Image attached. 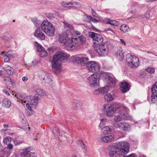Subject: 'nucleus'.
Wrapping results in <instances>:
<instances>
[{
  "mask_svg": "<svg viewBox=\"0 0 157 157\" xmlns=\"http://www.w3.org/2000/svg\"><path fill=\"white\" fill-rule=\"evenodd\" d=\"M121 91L123 93H126L129 89L130 86L128 83L126 82H123L121 83L120 85Z\"/></svg>",
  "mask_w": 157,
  "mask_h": 157,
  "instance_id": "nucleus-19",
  "label": "nucleus"
},
{
  "mask_svg": "<svg viewBox=\"0 0 157 157\" xmlns=\"http://www.w3.org/2000/svg\"><path fill=\"white\" fill-rule=\"evenodd\" d=\"M105 81L106 83L107 86L111 87H114L116 84V79L110 76H107L105 79Z\"/></svg>",
  "mask_w": 157,
  "mask_h": 157,
  "instance_id": "nucleus-17",
  "label": "nucleus"
},
{
  "mask_svg": "<svg viewBox=\"0 0 157 157\" xmlns=\"http://www.w3.org/2000/svg\"><path fill=\"white\" fill-rule=\"evenodd\" d=\"M63 23L65 29L67 30L69 29L70 30H72L74 29V27L72 25L68 23L65 21H63Z\"/></svg>",
  "mask_w": 157,
  "mask_h": 157,
  "instance_id": "nucleus-28",
  "label": "nucleus"
},
{
  "mask_svg": "<svg viewBox=\"0 0 157 157\" xmlns=\"http://www.w3.org/2000/svg\"><path fill=\"white\" fill-rule=\"evenodd\" d=\"M108 30H111V31L112 32H113V31L111 30L110 29V28H109V29Z\"/></svg>",
  "mask_w": 157,
  "mask_h": 157,
  "instance_id": "nucleus-62",
  "label": "nucleus"
},
{
  "mask_svg": "<svg viewBox=\"0 0 157 157\" xmlns=\"http://www.w3.org/2000/svg\"><path fill=\"white\" fill-rule=\"evenodd\" d=\"M45 15L46 17L50 20H52L55 18L53 14L51 13H46Z\"/></svg>",
  "mask_w": 157,
  "mask_h": 157,
  "instance_id": "nucleus-38",
  "label": "nucleus"
},
{
  "mask_svg": "<svg viewBox=\"0 0 157 157\" xmlns=\"http://www.w3.org/2000/svg\"><path fill=\"white\" fill-rule=\"evenodd\" d=\"M120 40L121 42L122 43L124 44V45H126L125 43V41H124V40L123 39H120Z\"/></svg>",
  "mask_w": 157,
  "mask_h": 157,
  "instance_id": "nucleus-55",
  "label": "nucleus"
},
{
  "mask_svg": "<svg viewBox=\"0 0 157 157\" xmlns=\"http://www.w3.org/2000/svg\"><path fill=\"white\" fill-rule=\"evenodd\" d=\"M69 57V56L63 52L58 51L56 53L52 61V70L55 74H57L60 72L63 61Z\"/></svg>",
  "mask_w": 157,
  "mask_h": 157,
  "instance_id": "nucleus-2",
  "label": "nucleus"
},
{
  "mask_svg": "<svg viewBox=\"0 0 157 157\" xmlns=\"http://www.w3.org/2000/svg\"><path fill=\"white\" fill-rule=\"evenodd\" d=\"M108 42H104L98 45L94 46V48L96 52L100 56H105L107 55L108 53Z\"/></svg>",
  "mask_w": 157,
  "mask_h": 157,
  "instance_id": "nucleus-6",
  "label": "nucleus"
},
{
  "mask_svg": "<svg viewBox=\"0 0 157 157\" xmlns=\"http://www.w3.org/2000/svg\"><path fill=\"white\" fill-rule=\"evenodd\" d=\"M100 116L101 118H100V127L101 128H103V125L105 124L107 122V119L105 116L102 114H100Z\"/></svg>",
  "mask_w": 157,
  "mask_h": 157,
  "instance_id": "nucleus-25",
  "label": "nucleus"
},
{
  "mask_svg": "<svg viewBox=\"0 0 157 157\" xmlns=\"http://www.w3.org/2000/svg\"><path fill=\"white\" fill-rule=\"evenodd\" d=\"M123 109L125 111L126 113H124L121 112L119 113V115L115 116L114 120L115 122H119L122 120H128L131 119L130 115L128 114V113L129 110L127 112L124 109Z\"/></svg>",
  "mask_w": 157,
  "mask_h": 157,
  "instance_id": "nucleus-13",
  "label": "nucleus"
},
{
  "mask_svg": "<svg viewBox=\"0 0 157 157\" xmlns=\"http://www.w3.org/2000/svg\"><path fill=\"white\" fill-rule=\"evenodd\" d=\"M113 129V127L112 126H106L102 128V132L105 134L109 133L112 132Z\"/></svg>",
  "mask_w": 157,
  "mask_h": 157,
  "instance_id": "nucleus-22",
  "label": "nucleus"
},
{
  "mask_svg": "<svg viewBox=\"0 0 157 157\" xmlns=\"http://www.w3.org/2000/svg\"><path fill=\"white\" fill-rule=\"evenodd\" d=\"M29 148L25 149L24 151L21 153L22 157H33L34 155L33 153L29 151Z\"/></svg>",
  "mask_w": 157,
  "mask_h": 157,
  "instance_id": "nucleus-21",
  "label": "nucleus"
},
{
  "mask_svg": "<svg viewBox=\"0 0 157 157\" xmlns=\"http://www.w3.org/2000/svg\"><path fill=\"white\" fill-rule=\"evenodd\" d=\"M10 153V151H5V154H6V156L9 155Z\"/></svg>",
  "mask_w": 157,
  "mask_h": 157,
  "instance_id": "nucleus-54",
  "label": "nucleus"
},
{
  "mask_svg": "<svg viewBox=\"0 0 157 157\" xmlns=\"http://www.w3.org/2000/svg\"><path fill=\"white\" fill-rule=\"evenodd\" d=\"M88 58L85 56H76L73 57V62L80 64L81 65H84L87 63Z\"/></svg>",
  "mask_w": 157,
  "mask_h": 157,
  "instance_id": "nucleus-11",
  "label": "nucleus"
},
{
  "mask_svg": "<svg viewBox=\"0 0 157 157\" xmlns=\"http://www.w3.org/2000/svg\"><path fill=\"white\" fill-rule=\"evenodd\" d=\"M150 16V13L149 12H147L146 13V15H145V17L147 18H148Z\"/></svg>",
  "mask_w": 157,
  "mask_h": 157,
  "instance_id": "nucleus-53",
  "label": "nucleus"
},
{
  "mask_svg": "<svg viewBox=\"0 0 157 157\" xmlns=\"http://www.w3.org/2000/svg\"><path fill=\"white\" fill-rule=\"evenodd\" d=\"M59 135H61L59 133Z\"/></svg>",
  "mask_w": 157,
  "mask_h": 157,
  "instance_id": "nucleus-64",
  "label": "nucleus"
},
{
  "mask_svg": "<svg viewBox=\"0 0 157 157\" xmlns=\"http://www.w3.org/2000/svg\"><path fill=\"white\" fill-rule=\"evenodd\" d=\"M15 20H13V22H15Z\"/></svg>",
  "mask_w": 157,
  "mask_h": 157,
  "instance_id": "nucleus-63",
  "label": "nucleus"
},
{
  "mask_svg": "<svg viewBox=\"0 0 157 157\" xmlns=\"http://www.w3.org/2000/svg\"><path fill=\"white\" fill-rule=\"evenodd\" d=\"M120 29L121 31L124 33L128 32L129 30L128 27L125 24L121 26Z\"/></svg>",
  "mask_w": 157,
  "mask_h": 157,
  "instance_id": "nucleus-31",
  "label": "nucleus"
},
{
  "mask_svg": "<svg viewBox=\"0 0 157 157\" xmlns=\"http://www.w3.org/2000/svg\"><path fill=\"white\" fill-rule=\"evenodd\" d=\"M92 19V16L87 14L85 15L83 17V20L84 21L90 23Z\"/></svg>",
  "mask_w": 157,
  "mask_h": 157,
  "instance_id": "nucleus-34",
  "label": "nucleus"
},
{
  "mask_svg": "<svg viewBox=\"0 0 157 157\" xmlns=\"http://www.w3.org/2000/svg\"><path fill=\"white\" fill-rule=\"evenodd\" d=\"M2 71V69L1 66L0 65V71Z\"/></svg>",
  "mask_w": 157,
  "mask_h": 157,
  "instance_id": "nucleus-59",
  "label": "nucleus"
},
{
  "mask_svg": "<svg viewBox=\"0 0 157 157\" xmlns=\"http://www.w3.org/2000/svg\"><path fill=\"white\" fill-rule=\"evenodd\" d=\"M5 55L9 57L10 59L14 56V55L11 52H8L5 53Z\"/></svg>",
  "mask_w": 157,
  "mask_h": 157,
  "instance_id": "nucleus-41",
  "label": "nucleus"
},
{
  "mask_svg": "<svg viewBox=\"0 0 157 157\" xmlns=\"http://www.w3.org/2000/svg\"><path fill=\"white\" fill-rule=\"evenodd\" d=\"M11 104L10 101L8 99L5 98L3 99L2 102V105L6 108H9Z\"/></svg>",
  "mask_w": 157,
  "mask_h": 157,
  "instance_id": "nucleus-26",
  "label": "nucleus"
},
{
  "mask_svg": "<svg viewBox=\"0 0 157 157\" xmlns=\"http://www.w3.org/2000/svg\"><path fill=\"white\" fill-rule=\"evenodd\" d=\"M108 30H111V31L112 32H113V31L111 30L110 29V28H109V29Z\"/></svg>",
  "mask_w": 157,
  "mask_h": 157,
  "instance_id": "nucleus-61",
  "label": "nucleus"
},
{
  "mask_svg": "<svg viewBox=\"0 0 157 157\" xmlns=\"http://www.w3.org/2000/svg\"><path fill=\"white\" fill-rule=\"evenodd\" d=\"M74 32L77 35H80L81 34V33L80 32L77 30H75Z\"/></svg>",
  "mask_w": 157,
  "mask_h": 157,
  "instance_id": "nucleus-52",
  "label": "nucleus"
},
{
  "mask_svg": "<svg viewBox=\"0 0 157 157\" xmlns=\"http://www.w3.org/2000/svg\"><path fill=\"white\" fill-rule=\"evenodd\" d=\"M13 148V145L11 144H9L7 145V148L9 149H12Z\"/></svg>",
  "mask_w": 157,
  "mask_h": 157,
  "instance_id": "nucleus-48",
  "label": "nucleus"
},
{
  "mask_svg": "<svg viewBox=\"0 0 157 157\" xmlns=\"http://www.w3.org/2000/svg\"><path fill=\"white\" fill-rule=\"evenodd\" d=\"M86 66L89 72L92 73H98L100 69L98 64L93 61L88 62Z\"/></svg>",
  "mask_w": 157,
  "mask_h": 157,
  "instance_id": "nucleus-8",
  "label": "nucleus"
},
{
  "mask_svg": "<svg viewBox=\"0 0 157 157\" xmlns=\"http://www.w3.org/2000/svg\"><path fill=\"white\" fill-rule=\"evenodd\" d=\"M126 62L129 67L132 68L137 67L139 65L138 58L134 56L128 54L127 56Z\"/></svg>",
  "mask_w": 157,
  "mask_h": 157,
  "instance_id": "nucleus-7",
  "label": "nucleus"
},
{
  "mask_svg": "<svg viewBox=\"0 0 157 157\" xmlns=\"http://www.w3.org/2000/svg\"><path fill=\"white\" fill-rule=\"evenodd\" d=\"M99 78L96 74H93L88 78V82L91 86L94 87L99 85Z\"/></svg>",
  "mask_w": 157,
  "mask_h": 157,
  "instance_id": "nucleus-9",
  "label": "nucleus"
},
{
  "mask_svg": "<svg viewBox=\"0 0 157 157\" xmlns=\"http://www.w3.org/2000/svg\"><path fill=\"white\" fill-rule=\"evenodd\" d=\"M26 103V107L29 111H29L27 112L28 115L29 116L32 115L33 114V112L31 108V106L32 105L30 104L29 103V101H27Z\"/></svg>",
  "mask_w": 157,
  "mask_h": 157,
  "instance_id": "nucleus-29",
  "label": "nucleus"
},
{
  "mask_svg": "<svg viewBox=\"0 0 157 157\" xmlns=\"http://www.w3.org/2000/svg\"><path fill=\"white\" fill-rule=\"evenodd\" d=\"M35 45L36 47V51L39 56L41 57H46L47 55V52L41 45L35 42Z\"/></svg>",
  "mask_w": 157,
  "mask_h": 157,
  "instance_id": "nucleus-14",
  "label": "nucleus"
},
{
  "mask_svg": "<svg viewBox=\"0 0 157 157\" xmlns=\"http://www.w3.org/2000/svg\"><path fill=\"white\" fill-rule=\"evenodd\" d=\"M91 21H93V22L95 23H97L98 22V21L97 20L94 18L92 17V20H91Z\"/></svg>",
  "mask_w": 157,
  "mask_h": 157,
  "instance_id": "nucleus-49",
  "label": "nucleus"
},
{
  "mask_svg": "<svg viewBox=\"0 0 157 157\" xmlns=\"http://www.w3.org/2000/svg\"><path fill=\"white\" fill-rule=\"evenodd\" d=\"M36 93L39 95H43L44 94V92L43 90L40 88L36 89Z\"/></svg>",
  "mask_w": 157,
  "mask_h": 157,
  "instance_id": "nucleus-39",
  "label": "nucleus"
},
{
  "mask_svg": "<svg viewBox=\"0 0 157 157\" xmlns=\"http://www.w3.org/2000/svg\"><path fill=\"white\" fill-rule=\"evenodd\" d=\"M151 101L154 103L157 99V82L154 84L151 88Z\"/></svg>",
  "mask_w": 157,
  "mask_h": 157,
  "instance_id": "nucleus-16",
  "label": "nucleus"
},
{
  "mask_svg": "<svg viewBox=\"0 0 157 157\" xmlns=\"http://www.w3.org/2000/svg\"><path fill=\"white\" fill-rule=\"evenodd\" d=\"M3 68L8 75H11L13 74L14 71L13 68L6 65H5Z\"/></svg>",
  "mask_w": 157,
  "mask_h": 157,
  "instance_id": "nucleus-24",
  "label": "nucleus"
},
{
  "mask_svg": "<svg viewBox=\"0 0 157 157\" xmlns=\"http://www.w3.org/2000/svg\"><path fill=\"white\" fill-rule=\"evenodd\" d=\"M11 140V138L10 137H6L3 140V142L5 144H7Z\"/></svg>",
  "mask_w": 157,
  "mask_h": 157,
  "instance_id": "nucleus-43",
  "label": "nucleus"
},
{
  "mask_svg": "<svg viewBox=\"0 0 157 157\" xmlns=\"http://www.w3.org/2000/svg\"><path fill=\"white\" fill-rule=\"evenodd\" d=\"M61 5L63 7L71 8V1L70 2L63 1L61 3Z\"/></svg>",
  "mask_w": 157,
  "mask_h": 157,
  "instance_id": "nucleus-33",
  "label": "nucleus"
},
{
  "mask_svg": "<svg viewBox=\"0 0 157 157\" xmlns=\"http://www.w3.org/2000/svg\"><path fill=\"white\" fill-rule=\"evenodd\" d=\"M34 35L41 40H44L45 38V35L41 32L40 28H38L35 30Z\"/></svg>",
  "mask_w": 157,
  "mask_h": 157,
  "instance_id": "nucleus-18",
  "label": "nucleus"
},
{
  "mask_svg": "<svg viewBox=\"0 0 157 157\" xmlns=\"http://www.w3.org/2000/svg\"><path fill=\"white\" fill-rule=\"evenodd\" d=\"M6 129H3V130H2V131H4V132H5V131H6Z\"/></svg>",
  "mask_w": 157,
  "mask_h": 157,
  "instance_id": "nucleus-60",
  "label": "nucleus"
},
{
  "mask_svg": "<svg viewBox=\"0 0 157 157\" xmlns=\"http://www.w3.org/2000/svg\"><path fill=\"white\" fill-rule=\"evenodd\" d=\"M91 12L92 15L93 17L99 19L101 18V16H100L93 9H92L91 10Z\"/></svg>",
  "mask_w": 157,
  "mask_h": 157,
  "instance_id": "nucleus-37",
  "label": "nucleus"
},
{
  "mask_svg": "<svg viewBox=\"0 0 157 157\" xmlns=\"http://www.w3.org/2000/svg\"><path fill=\"white\" fill-rule=\"evenodd\" d=\"M3 126L4 128H8L9 126V124H4L3 125Z\"/></svg>",
  "mask_w": 157,
  "mask_h": 157,
  "instance_id": "nucleus-56",
  "label": "nucleus"
},
{
  "mask_svg": "<svg viewBox=\"0 0 157 157\" xmlns=\"http://www.w3.org/2000/svg\"><path fill=\"white\" fill-rule=\"evenodd\" d=\"M6 84L7 86L10 87H12L14 85L15 83L13 82L10 79H9L6 82Z\"/></svg>",
  "mask_w": 157,
  "mask_h": 157,
  "instance_id": "nucleus-40",
  "label": "nucleus"
},
{
  "mask_svg": "<svg viewBox=\"0 0 157 157\" xmlns=\"http://www.w3.org/2000/svg\"><path fill=\"white\" fill-rule=\"evenodd\" d=\"M79 143L82 149H84L86 151H87V147L86 145L82 141H78V144Z\"/></svg>",
  "mask_w": 157,
  "mask_h": 157,
  "instance_id": "nucleus-42",
  "label": "nucleus"
},
{
  "mask_svg": "<svg viewBox=\"0 0 157 157\" xmlns=\"http://www.w3.org/2000/svg\"><path fill=\"white\" fill-rule=\"evenodd\" d=\"M117 58L120 60H122L124 58L123 52L122 49L119 48L117 50L116 54Z\"/></svg>",
  "mask_w": 157,
  "mask_h": 157,
  "instance_id": "nucleus-23",
  "label": "nucleus"
},
{
  "mask_svg": "<svg viewBox=\"0 0 157 157\" xmlns=\"http://www.w3.org/2000/svg\"><path fill=\"white\" fill-rule=\"evenodd\" d=\"M39 100V97L36 94H35L32 98L30 96L25 98L23 100H22V102L23 103L24 102L26 103L27 101H29L30 104L36 107L37 105Z\"/></svg>",
  "mask_w": 157,
  "mask_h": 157,
  "instance_id": "nucleus-10",
  "label": "nucleus"
},
{
  "mask_svg": "<svg viewBox=\"0 0 157 157\" xmlns=\"http://www.w3.org/2000/svg\"><path fill=\"white\" fill-rule=\"evenodd\" d=\"M3 92L6 94V95H7L8 96H10V94L9 93V92L6 90H2Z\"/></svg>",
  "mask_w": 157,
  "mask_h": 157,
  "instance_id": "nucleus-51",
  "label": "nucleus"
},
{
  "mask_svg": "<svg viewBox=\"0 0 157 157\" xmlns=\"http://www.w3.org/2000/svg\"><path fill=\"white\" fill-rule=\"evenodd\" d=\"M38 76L42 84L46 87H52L53 85V76L50 74L43 71L39 72Z\"/></svg>",
  "mask_w": 157,
  "mask_h": 157,
  "instance_id": "nucleus-4",
  "label": "nucleus"
},
{
  "mask_svg": "<svg viewBox=\"0 0 157 157\" xmlns=\"http://www.w3.org/2000/svg\"><path fill=\"white\" fill-rule=\"evenodd\" d=\"M28 79V78L27 77L24 76L22 78V80L23 82H26Z\"/></svg>",
  "mask_w": 157,
  "mask_h": 157,
  "instance_id": "nucleus-50",
  "label": "nucleus"
},
{
  "mask_svg": "<svg viewBox=\"0 0 157 157\" xmlns=\"http://www.w3.org/2000/svg\"><path fill=\"white\" fill-rule=\"evenodd\" d=\"M39 61L38 60L36 59H34L32 62V66H35L36 65H37L38 63H39Z\"/></svg>",
  "mask_w": 157,
  "mask_h": 157,
  "instance_id": "nucleus-45",
  "label": "nucleus"
},
{
  "mask_svg": "<svg viewBox=\"0 0 157 157\" xmlns=\"http://www.w3.org/2000/svg\"><path fill=\"white\" fill-rule=\"evenodd\" d=\"M10 59L6 55H4V60L5 62H8L10 60Z\"/></svg>",
  "mask_w": 157,
  "mask_h": 157,
  "instance_id": "nucleus-47",
  "label": "nucleus"
},
{
  "mask_svg": "<svg viewBox=\"0 0 157 157\" xmlns=\"http://www.w3.org/2000/svg\"><path fill=\"white\" fill-rule=\"evenodd\" d=\"M89 35L94 41L98 42L99 44L103 43V38L101 34L92 32L90 33Z\"/></svg>",
  "mask_w": 157,
  "mask_h": 157,
  "instance_id": "nucleus-15",
  "label": "nucleus"
},
{
  "mask_svg": "<svg viewBox=\"0 0 157 157\" xmlns=\"http://www.w3.org/2000/svg\"><path fill=\"white\" fill-rule=\"evenodd\" d=\"M59 42L70 50L75 49L80 44H83L86 41V39L82 35L78 36V39L72 38L68 31H64L59 34Z\"/></svg>",
  "mask_w": 157,
  "mask_h": 157,
  "instance_id": "nucleus-1",
  "label": "nucleus"
},
{
  "mask_svg": "<svg viewBox=\"0 0 157 157\" xmlns=\"http://www.w3.org/2000/svg\"><path fill=\"white\" fill-rule=\"evenodd\" d=\"M147 72L150 73H153L155 71V69L153 68H148L146 69Z\"/></svg>",
  "mask_w": 157,
  "mask_h": 157,
  "instance_id": "nucleus-44",
  "label": "nucleus"
},
{
  "mask_svg": "<svg viewBox=\"0 0 157 157\" xmlns=\"http://www.w3.org/2000/svg\"><path fill=\"white\" fill-rule=\"evenodd\" d=\"M81 4L79 2L71 1V8L75 7L78 8L81 7Z\"/></svg>",
  "mask_w": 157,
  "mask_h": 157,
  "instance_id": "nucleus-32",
  "label": "nucleus"
},
{
  "mask_svg": "<svg viewBox=\"0 0 157 157\" xmlns=\"http://www.w3.org/2000/svg\"><path fill=\"white\" fill-rule=\"evenodd\" d=\"M31 21L36 27H39L41 24V22L36 17L32 18Z\"/></svg>",
  "mask_w": 157,
  "mask_h": 157,
  "instance_id": "nucleus-30",
  "label": "nucleus"
},
{
  "mask_svg": "<svg viewBox=\"0 0 157 157\" xmlns=\"http://www.w3.org/2000/svg\"><path fill=\"white\" fill-rule=\"evenodd\" d=\"M114 138V135L112 134L103 137L101 138V139L105 143H110L113 141Z\"/></svg>",
  "mask_w": 157,
  "mask_h": 157,
  "instance_id": "nucleus-20",
  "label": "nucleus"
},
{
  "mask_svg": "<svg viewBox=\"0 0 157 157\" xmlns=\"http://www.w3.org/2000/svg\"><path fill=\"white\" fill-rule=\"evenodd\" d=\"M146 1L148 2H154L156 1V0H145Z\"/></svg>",
  "mask_w": 157,
  "mask_h": 157,
  "instance_id": "nucleus-57",
  "label": "nucleus"
},
{
  "mask_svg": "<svg viewBox=\"0 0 157 157\" xmlns=\"http://www.w3.org/2000/svg\"><path fill=\"white\" fill-rule=\"evenodd\" d=\"M42 30L49 36L54 35L55 29L52 24L47 20H44L41 24Z\"/></svg>",
  "mask_w": 157,
  "mask_h": 157,
  "instance_id": "nucleus-5",
  "label": "nucleus"
},
{
  "mask_svg": "<svg viewBox=\"0 0 157 157\" xmlns=\"http://www.w3.org/2000/svg\"><path fill=\"white\" fill-rule=\"evenodd\" d=\"M94 94L96 95L99 94H101L100 92V88L97 89L95 90L94 91Z\"/></svg>",
  "mask_w": 157,
  "mask_h": 157,
  "instance_id": "nucleus-46",
  "label": "nucleus"
},
{
  "mask_svg": "<svg viewBox=\"0 0 157 157\" xmlns=\"http://www.w3.org/2000/svg\"><path fill=\"white\" fill-rule=\"evenodd\" d=\"M106 22L107 24L113 25L118 26L119 25L118 22L115 20L108 19L107 20Z\"/></svg>",
  "mask_w": 157,
  "mask_h": 157,
  "instance_id": "nucleus-35",
  "label": "nucleus"
},
{
  "mask_svg": "<svg viewBox=\"0 0 157 157\" xmlns=\"http://www.w3.org/2000/svg\"><path fill=\"white\" fill-rule=\"evenodd\" d=\"M104 98L107 102H110L114 100V96L109 94H107L105 95Z\"/></svg>",
  "mask_w": 157,
  "mask_h": 157,
  "instance_id": "nucleus-27",
  "label": "nucleus"
},
{
  "mask_svg": "<svg viewBox=\"0 0 157 157\" xmlns=\"http://www.w3.org/2000/svg\"><path fill=\"white\" fill-rule=\"evenodd\" d=\"M136 157H138L136 156ZM139 157H146V156L143 155H141Z\"/></svg>",
  "mask_w": 157,
  "mask_h": 157,
  "instance_id": "nucleus-58",
  "label": "nucleus"
},
{
  "mask_svg": "<svg viewBox=\"0 0 157 157\" xmlns=\"http://www.w3.org/2000/svg\"><path fill=\"white\" fill-rule=\"evenodd\" d=\"M114 126L124 132H129L131 129L130 125L128 124L125 122L115 123L114 124Z\"/></svg>",
  "mask_w": 157,
  "mask_h": 157,
  "instance_id": "nucleus-12",
  "label": "nucleus"
},
{
  "mask_svg": "<svg viewBox=\"0 0 157 157\" xmlns=\"http://www.w3.org/2000/svg\"><path fill=\"white\" fill-rule=\"evenodd\" d=\"M120 108L124 109L127 112L128 109L123 105H121L119 103H115L112 105H106L104 106L103 112L106 116L112 117L114 115L116 111Z\"/></svg>",
  "mask_w": 157,
  "mask_h": 157,
  "instance_id": "nucleus-3",
  "label": "nucleus"
},
{
  "mask_svg": "<svg viewBox=\"0 0 157 157\" xmlns=\"http://www.w3.org/2000/svg\"><path fill=\"white\" fill-rule=\"evenodd\" d=\"M109 90V89L108 86H106L100 88V92L101 94H104L107 93Z\"/></svg>",
  "mask_w": 157,
  "mask_h": 157,
  "instance_id": "nucleus-36",
  "label": "nucleus"
}]
</instances>
